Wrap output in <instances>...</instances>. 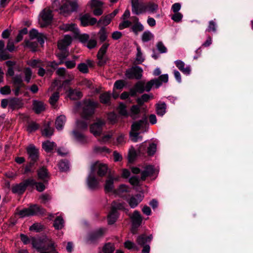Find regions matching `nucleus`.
I'll return each instance as SVG.
<instances>
[{
	"instance_id": "f257e3e1",
	"label": "nucleus",
	"mask_w": 253,
	"mask_h": 253,
	"mask_svg": "<svg viewBox=\"0 0 253 253\" xmlns=\"http://www.w3.org/2000/svg\"><path fill=\"white\" fill-rule=\"evenodd\" d=\"M98 103L92 100H84L83 103L82 117L87 119L91 117L94 113L95 109L97 107Z\"/></svg>"
},
{
	"instance_id": "f03ea898",
	"label": "nucleus",
	"mask_w": 253,
	"mask_h": 253,
	"mask_svg": "<svg viewBox=\"0 0 253 253\" xmlns=\"http://www.w3.org/2000/svg\"><path fill=\"white\" fill-rule=\"evenodd\" d=\"M53 14L49 8L43 9L39 15V21L41 27H45L49 25L52 20Z\"/></svg>"
},
{
	"instance_id": "7ed1b4c3",
	"label": "nucleus",
	"mask_w": 253,
	"mask_h": 253,
	"mask_svg": "<svg viewBox=\"0 0 253 253\" xmlns=\"http://www.w3.org/2000/svg\"><path fill=\"white\" fill-rule=\"evenodd\" d=\"M43 213L42 209L37 205L31 206L28 208L23 209L20 210L18 214L21 217H24L29 216H33Z\"/></svg>"
},
{
	"instance_id": "20e7f679",
	"label": "nucleus",
	"mask_w": 253,
	"mask_h": 253,
	"mask_svg": "<svg viewBox=\"0 0 253 253\" xmlns=\"http://www.w3.org/2000/svg\"><path fill=\"white\" fill-rule=\"evenodd\" d=\"M108 166L106 164L97 161L91 164L90 166V173L94 174L95 171L99 176H104L107 171Z\"/></svg>"
},
{
	"instance_id": "39448f33",
	"label": "nucleus",
	"mask_w": 253,
	"mask_h": 253,
	"mask_svg": "<svg viewBox=\"0 0 253 253\" xmlns=\"http://www.w3.org/2000/svg\"><path fill=\"white\" fill-rule=\"evenodd\" d=\"M78 3L77 0H62L60 13L65 14L77 10Z\"/></svg>"
},
{
	"instance_id": "423d86ee",
	"label": "nucleus",
	"mask_w": 253,
	"mask_h": 253,
	"mask_svg": "<svg viewBox=\"0 0 253 253\" xmlns=\"http://www.w3.org/2000/svg\"><path fill=\"white\" fill-rule=\"evenodd\" d=\"M124 208L122 204L114 202L112 204V210L108 215V222L109 224H114L118 217V213L117 210H120Z\"/></svg>"
},
{
	"instance_id": "0eeeda50",
	"label": "nucleus",
	"mask_w": 253,
	"mask_h": 253,
	"mask_svg": "<svg viewBox=\"0 0 253 253\" xmlns=\"http://www.w3.org/2000/svg\"><path fill=\"white\" fill-rule=\"evenodd\" d=\"M142 69L139 66H134L126 71L125 76L127 79L139 80L142 76Z\"/></svg>"
},
{
	"instance_id": "6e6552de",
	"label": "nucleus",
	"mask_w": 253,
	"mask_h": 253,
	"mask_svg": "<svg viewBox=\"0 0 253 253\" xmlns=\"http://www.w3.org/2000/svg\"><path fill=\"white\" fill-rule=\"evenodd\" d=\"M105 125V121L101 119H97L90 126V131L94 136H100L103 131V127Z\"/></svg>"
},
{
	"instance_id": "1a4fd4ad",
	"label": "nucleus",
	"mask_w": 253,
	"mask_h": 253,
	"mask_svg": "<svg viewBox=\"0 0 253 253\" xmlns=\"http://www.w3.org/2000/svg\"><path fill=\"white\" fill-rule=\"evenodd\" d=\"M30 162L35 163L39 159V151L33 144H30L26 148Z\"/></svg>"
},
{
	"instance_id": "9d476101",
	"label": "nucleus",
	"mask_w": 253,
	"mask_h": 253,
	"mask_svg": "<svg viewBox=\"0 0 253 253\" xmlns=\"http://www.w3.org/2000/svg\"><path fill=\"white\" fill-rule=\"evenodd\" d=\"M132 12L139 15L146 12V4L139 2L138 0H131Z\"/></svg>"
},
{
	"instance_id": "9b49d317",
	"label": "nucleus",
	"mask_w": 253,
	"mask_h": 253,
	"mask_svg": "<svg viewBox=\"0 0 253 253\" xmlns=\"http://www.w3.org/2000/svg\"><path fill=\"white\" fill-rule=\"evenodd\" d=\"M101 180L96 178L94 174L90 173L89 174L87 179V183L88 187L91 189L98 188Z\"/></svg>"
},
{
	"instance_id": "f8f14e48",
	"label": "nucleus",
	"mask_w": 253,
	"mask_h": 253,
	"mask_svg": "<svg viewBox=\"0 0 253 253\" xmlns=\"http://www.w3.org/2000/svg\"><path fill=\"white\" fill-rule=\"evenodd\" d=\"M130 218L133 226L132 232L134 233V228H137L140 225L142 221V217L138 211H135L130 216Z\"/></svg>"
},
{
	"instance_id": "ddd939ff",
	"label": "nucleus",
	"mask_w": 253,
	"mask_h": 253,
	"mask_svg": "<svg viewBox=\"0 0 253 253\" xmlns=\"http://www.w3.org/2000/svg\"><path fill=\"white\" fill-rule=\"evenodd\" d=\"M81 24L83 26L93 25L97 22V19L91 17L89 14H85L80 17Z\"/></svg>"
},
{
	"instance_id": "4468645a",
	"label": "nucleus",
	"mask_w": 253,
	"mask_h": 253,
	"mask_svg": "<svg viewBox=\"0 0 253 253\" xmlns=\"http://www.w3.org/2000/svg\"><path fill=\"white\" fill-rule=\"evenodd\" d=\"M109 45V43H104L98 51L97 57L99 60L98 64L99 66L103 65L106 62L105 59H104V55L105 54Z\"/></svg>"
},
{
	"instance_id": "2eb2a0df",
	"label": "nucleus",
	"mask_w": 253,
	"mask_h": 253,
	"mask_svg": "<svg viewBox=\"0 0 253 253\" xmlns=\"http://www.w3.org/2000/svg\"><path fill=\"white\" fill-rule=\"evenodd\" d=\"M66 77H68L69 78V79L64 81L62 84H60V81L59 80H55L52 83L51 86L50 87H49L47 91L49 92L50 91H52L53 88L54 87H55L56 86H61V88L63 86H64L66 84H69L70 82L72 81L74 79L73 76L72 75L69 74H68Z\"/></svg>"
},
{
	"instance_id": "dca6fc26",
	"label": "nucleus",
	"mask_w": 253,
	"mask_h": 253,
	"mask_svg": "<svg viewBox=\"0 0 253 253\" xmlns=\"http://www.w3.org/2000/svg\"><path fill=\"white\" fill-rule=\"evenodd\" d=\"M131 20L133 23L131 27V31L134 33L135 35H137L139 32L144 30V27L143 25L139 22V19L137 17H132Z\"/></svg>"
},
{
	"instance_id": "f3484780",
	"label": "nucleus",
	"mask_w": 253,
	"mask_h": 253,
	"mask_svg": "<svg viewBox=\"0 0 253 253\" xmlns=\"http://www.w3.org/2000/svg\"><path fill=\"white\" fill-rule=\"evenodd\" d=\"M119 177H113L109 176L106 180L104 189L106 192H111L114 191V182L118 181Z\"/></svg>"
},
{
	"instance_id": "a211bd4d",
	"label": "nucleus",
	"mask_w": 253,
	"mask_h": 253,
	"mask_svg": "<svg viewBox=\"0 0 253 253\" xmlns=\"http://www.w3.org/2000/svg\"><path fill=\"white\" fill-rule=\"evenodd\" d=\"M72 134L75 140L81 144H85L88 142V138L84 136L82 133L79 132L76 130L72 131Z\"/></svg>"
},
{
	"instance_id": "6ab92c4d",
	"label": "nucleus",
	"mask_w": 253,
	"mask_h": 253,
	"mask_svg": "<svg viewBox=\"0 0 253 253\" xmlns=\"http://www.w3.org/2000/svg\"><path fill=\"white\" fill-rule=\"evenodd\" d=\"M60 28L61 30H63L65 32H72L76 35H78L79 34V30L77 28V25L75 24H64L61 25Z\"/></svg>"
},
{
	"instance_id": "aec40b11",
	"label": "nucleus",
	"mask_w": 253,
	"mask_h": 253,
	"mask_svg": "<svg viewBox=\"0 0 253 253\" xmlns=\"http://www.w3.org/2000/svg\"><path fill=\"white\" fill-rule=\"evenodd\" d=\"M72 42V38L69 35L64 36L62 40H60L58 43V47L60 50H65L66 47L69 46Z\"/></svg>"
},
{
	"instance_id": "412c9836",
	"label": "nucleus",
	"mask_w": 253,
	"mask_h": 253,
	"mask_svg": "<svg viewBox=\"0 0 253 253\" xmlns=\"http://www.w3.org/2000/svg\"><path fill=\"white\" fill-rule=\"evenodd\" d=\"M33 109L36 113L40 114L44 111L45 109V104L42 101L34 100L33 103Z\"/></svg>"
},
{
	"instance_id": "4be33fe9",
	"label": "nucleus",
	"mask_w": 253,
	"mask_h": 253,
	"mask_svg": "<svg viewBox=\"0 0 253 253\" xmlns=\"http://www.w3.org/2000/svg\"><path fill=\"white\" fill-rule=\"evenodd\" d=\"M68 97L72 100H78L82 98L83 94L81 91L78 89L70 88L68 90Z\"/></svg>"
},
{
	"instance_id": "5701e85b",
	"label": "nucleus",
	"mask_w": 253,
	"mask_h": 253,
	"mask_svg": "<svg viewBox=\"0 0 253 253\" xmlns=\"http://www.w3.org/2000/svg\"><path fill=\"white\" fill-rule=\"evenodd\" d=\"M143 196L141 194H137L131 197L128 200V203L131 208H134L142 200Z\"/></svg>"
},
{
	"instance_id": "b1692460",
	"label": "nucleus",
	"mask_w": 253,
	"mask_h": 253,
	"mask_svg": "<svg viewBox=\"0 0 253 253\" xmlns=\"http://www.w3.org/2000/svg\"><path fill=\"white\" fill-rule=\"evenodd\" d=\"M31 243L33 248H35L39 252L44 250L45 248L43 246V242L40 239L32 237L31 239Z\"/></svg>"
},
{
	"instance_id": "393cba45",
	"label": "nucleus",
	"mask_w": 253,
	"mask_h": 253,
	"mask_svg": "<svg viewBox=\"0 0 253 253\" xmlns=\"http://www.w3.org/2000/svg\"><path fill=\"white\" fill-rule=\"evenodd\" d=\"M146 124V119L143 118L138 121L134 122L131 126L132 131H137L143 126Z\"/></svg>"
},
{
	"instance_id": "a878e982",
	"label": "nucleus",
	"mask_w": 253,
	"mask_h": 253,
	"mask_svg": "<svg viewBox=\"0 0 253 253\" xmlns=\"http://www.w3.org/2000/svg\"><path fill=\"white\" fill-rule=\"evenodd\" d=\"M66 121V118L64 115L58 116L55 121V127L57 129L60 130L63 128L65 123Z\"/></svg>"
},
{
	"instance_id": "bb28decb",
	"label": "nucleus",
	"mask_w": 253,
	"mask_h": 253,
	"mask_svg": "<svg viewBox=\"0 0 253 253\" xmlns=\"http://www.w3.org/2000/svg\"><path fill=\"white\" fill-rule=\"evenodd\" d=\"M154 172V169L152 166H147L145 168L144 170L141 172V179L145 180L147 177L152 175Z\"/></svg>"
},
{
	"instance_id": "cd10ccee",
	"label": "nucleus",
	"mask_w": 253,
	"mask_h": 253,
	"mask_svg": "<svg viewBox=\"0 0 253 253\" xmlns=\"http://www.w3.org/2000/svg\"><path fill=\"white\" fill-rule=\"evenodd\" d=\"M42 148L46 152H51L56 147V144L52 141L47 140L42 142Z\"/></svg>"
},
{
	"instance_id": "c85d7f7f",
	"label": "nucleus",
	"mask_w": 253,
	"mask_h": 253,
	"mask_svg": "<svg viewBox=\"0 0 253 253\" xmlns=\"http://www.w3.org/2000/svg\"><path fill=\"white\" fill-rule=\"evenodd\" d=\"M174 63L178 69L183 73L187 75L189 74L190 72L189 68L188 67L185 68V64L183 61L180 60H177L175 61Z\"/></svg>"
},
{
	"instance_id": "c756f323",
	"label": "nucleus",
	"mask_w": 253,
	"mask_h": 253,
	"mask_svg": "<svg viewBox=\"0 0 253 253\" xmlns=\"http://www.w3.org/2000/svg\"><path fill=\"white\" fill-rule=\"evenodd\" d=\"M61 50V51H60V53H57L56 54L57 56L58 57L59 59L60 60V61L58 63H56L55 62L52 63V64H51L52 67H54V65L57 66V65L63 64L64 63V61H63L64 59L68 56V53L67 52H66L65 51V50Z\"/></svg>"
},
{
	"instance_id": "7c9ffc66",
	"label": "nucleus",
	"mask_w": 253,
	"mask_h": 253,
	"mask_svg": "<svg viewBox=\"0 0 253 253\" xmlns=\"http://www.w3.org/2000/svg\"><path fill=\"white\" fill-rule=\"evenodd\" d=\"M23 105V103L18 98H12L9 100V106L12 109L19 108Z\"/></svg>"
},
{
	"instance_id": "2f4dec72",
	"label": "nucleus",
	"mask_w": 253,
	"mask_h": 253,
	"mask_svg": "<svg viewBox=\"0 0 253 253\" xmlns=\"http://www.w3.org/2000/svg\"><path fill=\"white\" fill-rule=\"evenodd\" d=\"M26 187L23 182H21L18 184H16L12 186V191L14 193L22 194L26 190Z\"/></svg>"
},
{
	"instance_id": "473e14b6",
	"label": "nucleus",
	"mask_w": 253,
	"mask_h": 253,
	"mask_svg": "<svg viewBox=\"0 0 253 253\" xmlns=\"http://www.w3.org/2000/svg\"><path fill=\"white\" fill-rule=\"evenodd\" d=\"M61 88V86H58V88L57 89V91L55 92H54L52 95L50 96L49 101L50 104L54 106L55 105L56 103L58 100L59 98V92L60 89Z\"/></svg>"
},
{
	"instance_id": "72a5a7b5",
	"label": "nucleus",
	"mask_w": 253,
	"mask_h": 253,
	"mask_svg": "<svg viewBox=\"0 0 253 253\" xmlns=\"http://www.w3.org/2000/svg\"><path fill=\"white\" fill-rule=\"evenodd\" d=\"M55 248V243L53 241H50L47 245V247L44 248V250H42V251H40V253H57Z\"/></svg>"
},
{
	"instance_id": "f704fd0d",
	"label": "nucleus",
	"mask_w": 253,
	"mask_h": 253,
	"mask_svg": "<svg viewBox=\"0 0 253 253\" xmlns=\"http://www.w3.org/2000/svg\"><path fill=\"white\" fill-rule=\"evenodd\" d=\"M140 110V107L138 105H133L130 109L129 114L130 116L133 119H135L139 117Z\"/></svg>"
},
{
	"instance_id": "c9c22d12",
	"label": "nucleus",
	"mask_w": 253,
	"mask_h": 253,
	"mask_svg": "<svg viewBox=\"0 0 253 253\" xmlns=\"http://www.w3.org/2000/svg\"><path fill=\"white\" fill-rule=\"evenodd\" d=\"M158 5L155 3L150 2L146 4V12L147 11L150 13H154L156 12L158 9Z\"/></svg>"
},
{
	"instance_id": "e433bc0d",
	"label": "nucleus",
	"mask_w": 253,
	"mask_h": 253,
	"mask_svg": "<svg viewBox=\"0 0 253 253\" xmlns=\"http://www.w3.org/2000/svg\"><path fill=\"white\" fill-rule=\"evenodd\" d=\"M167 105L165 103H161L157 104L156 112L158 115L163 116L166 112Z\"/></svg>"
},
{
	"instance_id": "4c0bfd02",
	"label": "nucleus",
	"mask_w": 253,
	"mask_h": 253,
	"mask_svg": "<svg viewBox=\"0 0 253 253\" xmlns=\"http://www.w3.org/2000/svg\"><path fill=\"white\" fill-rule=\"evenodd\" d=\"M151 239V236H146L145 235H142L138 237L137 239V242L138 244L143 246L147 242H150Z\"/></svg>"
},
{
	"instance_id": "58836bf2",
	"label": "nucleus",
	"mask_w": 253,
	"mask_h": 253,
	"mask_svg": "<svg viewBox=\"0 0 253 253\" xmlns=\"http://www.w3.org/2000/svg\"><path fill=\"white\" fill-rule=\"evenodd\" d=\"M154 35L149 31H146L142 34L141 39L143 42H148L154 39Z\"/></svg>"
},
{
	"instance_id": "ea45409f",
	"label": "nucleus",
	"mask_w": 253,
	"mask_h": 253,
	"mask_svg": "<svg viewBox=\"0 0 253 253\" xmlns=\"http://www.w3.org/2000/svg\"><path fill=\"white\" fill-rule=\"evenodd\" d=\"M114 134V131L111 130L105 134L101 138L98 139V141L102 143H106L110 141Z\"/></svg>"
},
{
	"instance_id": "a19ab883",
	"label": "nucleus",
	"mask_w": 253,
	"mask_h": 253,
	"mask_svg": "<svg viewBox=\"0 0 253 253\" xmlns=\"http://www.w3.org/2000/svg\"><path fill=\"white\" fill-rule=\"evenodd\" d=\"M153 97L152 94H144L140 97L137 99V102L139 105H141Z\"/></svg>"
},
{
	"instance_id": "79ce46f5",
	"label": "nucleus",
	"mask_w": 253,
	"mask_h": 253,
	"mask_svg": "<svg viewBox=\"0 0 253 253\" xmlns=\"http://www.w3.org/2000/svg\"><path fill=\"white\" fill-rule=\"evenodd\" d=\"M99 40L101 42H103L107 40L108 37V33L105 28L102 27L98 32Z\"/></svg>"
},
{
	"instance_id": "37998d69",
	"label": "nucleus",
	"mask_w": 253,
	"mask_h": 253,
	"mask_svg": "<svg viewBox=\"0 0 253 253\" xmlns=\"http://www.w3.org/2000/svg\"><path fill=\"white\" fill-rule=\"evenodd\" d=\"M53 128L50 127L49 124L45 126L44 128L42 131V135L46 137L51 136L53 134Z\"/></svg>"
},
{
	"instance_id": "c03bdc74",
	"label": "nucleus",
	"mask_w": 253,
	"mask_h": 253,
	"mask_svg": "<svg viewBox=\"0 0 253 253\" xmlns=\"http://www.w3.org/2000/svg\"><path fill=\"white\" fill-rule=\"evenodd\" d=\"M112 19L111 16L110 14L106 15L105 17H102L98 22V24L103 25L104 26H107L108 25Z\"/></svg>"
},
{
	"instance_id": "a18cd8bd",
	"label": "nucleus",
	"mask_w": 253,
	"mask_h": 253,
	"mask_svg": "<svg viewBox=\"0 0 253 253\" xmlns=\"http://www.w3.org/2000/svg\"><path fill=\"white\" fill-rule=\"evenodd\" d=\"M64 220L60 216H58L54 222V227L56 229H60L64 226Z\"/></svg>"
},
{
	"instance_id": "49530a36",
	"label": "nucleus",
	"mask_w": 253,
	"mask_h": 253,
	"mask_svg": "<svg viewBox=\"0 0 253 253\" xmlns=\"http://www.w3.org/2000/svg\"><path fill=\"white\" fill-rule=\"evenodd\" d=\"M111 98V94L109 92H105L100 95V102L104 104H108Z\"/></svg>"
},
{
	"instance_id": "de8ad7c7",
	"label": "nucleus",
	"mask_w": 253,
	"mask_h": 253,
	"mask_svg": "<svg viewBox=\"0 0 253 253\" xmlns=\"http://www.w3.org/2000/svg\"><path fill=\"white\" fill-rule=\"evenodd\" d=\"M58 168L61 171H66L69 169V165L67 161H61L58 163Z\"/></svg>"
},
{
	"instance_id": "09e8293b",
	"label": "nucleus",
	"mask_w": 253,
	"mask_h": 253,
	"mask_svg": "<svg viewBox=\"0 0 253 253\" xmlns=\"http://www.w3.org/2000/svg\"><path fill=\"white\" fill-rule=\"evenodd\" d=\"M39 178L44 180L48 176V173L46 168H42L38 171Z\"/></svg>"
},
{
	"instance_id": "8fccbe9b",
	"label": "nucleus",
	"mask_w": 253,
	"mask_h": 253,
	"mask_svg": "<svg viewBox=\"0 0 253 253\" xmlns=\"http://www.w3.org/2000/svg\"><path fill=\"white\" fill-rule=\"evenodd\" d=\"M105 232V229L100 228L95 231L92 235L90 236V240H93L94 239L98 238L101 237Z\"/></svg>"
},
{
	"instance_id": "3c124183",
	"label": "nucleus",
	"mask_w": 253,
	"mask_h": 253,
	"mask_svg": "<svg viewBox=\"0 0 253 253\" xmlns=\"http://www.w3.org/2000/svg\"><path fill=\"white\" fill-rule=\"evenodd\" d=\"M137 54L136 56V61L137 62L138 64H141L142 63L144 60V58L143 57L142 53L140 47L138 45L137 46Z\"/></svg>"
},
{
	"instance_id": "603ef678",
	"label": "nucleus",
	"mask_w": 253,
	"mask_h": 253,
	"mask_svg": "<svg viewBox=\"0 0 253 253\" xmlns=\"http://www.w3.org/2000/svg\"><path fill=\"white\" fill-rule=\"evenodd\" d=\"M114 250V245L113 244L109 243L104 245L103 251L104 253H112Z\"/></svg>"
},
{
	"instance_id": "864d4df0",
	"label": "nucleus",
	"mask_w": 253,
	"mask_h": 253,
	"mask_svg": "<svg viewBox=\"0 0 253 253\" xmlns=\"http://www.w3.org/2000/svg\"><path fill=\"white\" fill-rule=\"evenodd\" d=\"M88 4L93 9L95 8L102 7L103 3L99 0H91Z\"/></svg>"
},
{
	"instance_id": "5fc2aeb1",
	"label": "nucleus",
	"mask_w": 253,
	"mask_h": 253,
	"mask_svg": "<svg viewBox=\"0 0 253 253\" xmlns=\"http://www.w3.org/2000/svg\"><path fill=\"white\" fill-rule=\"evenodd\" d=\"M12 83L14 85H24L23 83L22 77L20 75H16L12 78Z\"/></svg>"
},
{
	"instance_id": "6e6d98bb",
	"label": "nucleus",
	"mask_w": 253,
	"mask_h": 253,
	"mask_svg": "<svg viewBox=\"0 0 253 253\" xmlns=\"http://www.w3.org/2000/svg\"><path fill=\"white\" fill-rule=\"evenodd\" d=\"M130 137L131 140L135 142L142 140V137L139 136V133L137 131H132L131 130L130 132Z\"/></svg>"
},
{
	"instance_id": "4d7b16f0",
	"label": "nucleus",
	"mask_w": 253,
	"mask_h": 253,
	"mask_svg": "<svg viewBox=\"0 0 253 253\" xmlns=\"http://www.w3.org/2000/svg\"><path fill=\"white\" fill-rule=\"evenodd\" d=\"M134 87L137 92L141 93L145 91L144 83L143 82H138L135 84Z\"/></svg>"
},
{
	"instance_id": "13d9d810",
	"label": "nucleus",
	"mask_w": 253,
	"mask_h": 253,
	"mask_svg": "<svg viewBox=\"0 0 253 253\" xmlns=\"http://www.w3.org/2000/svg\"><path fill=\"white\" fill-rule=\"evenodd\" d=\"M76 127L78 129H85L87 127V123L85 121H78L76 123Z\"/></svg>"
},
{
	"instance_id": "bf43d9fd",
	"label": "nucleus",
	"mask_w": 253,
	"mask_h": 253,
	"mask_svg": "<svg viewBox=\"0 0 253 253\" xmlns=\"http://www.w3.org/2000/svg\"><path fill=\"white\" fill-rule=\"evenodd\" d=\"M62 1L60 2L58 0H54L52 1L51 7L53 9L56 11H60Z\"/></svg>"
},
{
	"instance_id": "052dcab7",
	"label": "nucleus",
	"mask_w": 253,
	"mask_h": 253,
	"mask_svg": "<svg viewBox=\"0 0 253 253\" xmlns=\"http://www.w3.org/2000/svg\"><path fill=\"white\" fill-rule=\"evenodd\" d=\"M27 33H28V30L26 28H24L23 29H22L21 30H20L19 31L18 35H17V36L16 38L15 42H20L23 39V35L27 34Z\"/></svg>"
},
{
	"instance_id": "680f3d73",
	"label": "nucleus",
	"mask_w": 253,
	"mask_h": 253,
	"mask_svg": "<svg viewBox=\"0 0 253 253\" xmlns=\"http://www.w3.org/2000/svg\"><path fill=\"white\" fill-rule=\"evenodd\" d=\"M24 74L25 80L27 83H29L30 82L32 75V72L31 70L29 68L25 69L24 70Z\"/></svg>"
},
{
	"instance_id": "e2e57ef3",
	"label": "nucleus",
	"mask_w": 253,
	"mask_h": 253,
	"mask_svg": "<svg viewBox=\"0 0 253 253\" xmlns=\"http://www.w3.org/2000/svg\"><path fill=\"white\" fill-rule=\"evenodd\" d=\"M128 191H129V188L126 185L122 184L120 186V187L116 191H115V192L119 195H121L124 192Z\"/></svg>"
},
{
	"instance_id": "0e129e2a",
	"label": "nucleus",
	"mask_w": 253,
	"mask_h": 253,
	"mask_svg": "<svg viewBox=\"0 0 253 253\" xmlns=\"http://www.w3.org/2000/svg\"><path fill=\"white\" fill-rule=\"evenodd\" d=\"M56 73L59 76L62 77L64 78L66 77L68 73L66 72L64 68H59L57 69Z\"/></svg>"
},
{
	"instance_id": "69168bd1",
	"label": "nucleus",
	"mask_w": 253,
	"mask_h": 253,
	"mask_svg": "<svg viewBox=\"0 0 253 253\" xmlns=\"http://www.w3.org/2000/svg\"><path fill=\"white\" fill-rule=\"evenodd\" d=\"M157 146L154 143H151L150 144L148 148L147 153L150 156L153 155L156 151Z\"/></svg>"
},
{
	"instance_id": "338daca9",
	"label": "nucleus",
	"mask_w": 253,
	"mask_h": 253,
	"mask_svg": "<svg viewBox=\"0 0 253 253\" xmlns=\"http://www.w3.org/2000/svg\"><path fill=\"white\" fill-rule=\"evenodd\" d=\"M131 24L132 23L128 20H126V19L123 20V21L122 23H120L119 25V28L120 30H123L125 28L129 27L131 25Z\"/></svg>"
},
{
	"instance_id": "774afa93",
	"label": "nucleus",
	"mask_w": 253,
	"mask_h": 253,
	"mask_svg": "<svg viewBox=\"0 0 253 253\" xmlns=\"http://www.w3.org/2000/svg\"><path fill=\"white\" fill-rule=\"evenodd\" d=\"M78 69L83 73H87L88 71L87 66L84 63H80L78 65Z\"/></svg>"
}]
</instances>
